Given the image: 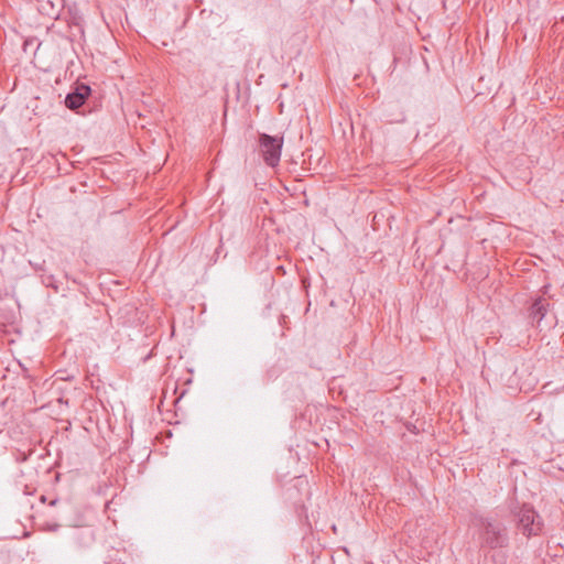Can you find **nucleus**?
<instances>
[{
    "mask_svg": "<svg viewBox=\"0 0 564 564\" xmlns=\"http://www.w3.org/2000/svg\"><path fill=\"white\" fill-rule=\"evenodd\" d=\"M475 525L478 528L481 546L494 550L508 545V532L501 522L491 518H478Z\"/></svg>",
    "mask_w": 564,
    "mask_h": 564,
    "instance_id": "nucleus-1",
    "label": "nucleus"
},
{
    "mask_svg": "<svg viewBox=\"0 0 564 564\" xmlns=\"http://www.w3.org/2000/svg\"><path fill=\"white\" fill-rule=\"evenodd\" d=\"M516 517L518 529L524 536H536L541 534L543 521L532 506L524 505L520 507Z\"/></svg>",
    "mask_w": 564,
    "mask_h": 564,
    "instance_id": "nucleus-2",
    "label": "nucleus"
},
{
    "mask_svg": "<svg viewBox=\"0 0 564 564\" xmlns=\"http://www.w3.org/2000/svg\"><path fill=\"white\" fill-rule=\"evenodd\" d=\"M283 139L278 137H271L269 134H261L260 148L263 160L267 165L274 167L281 160Z\"/></svg>",
    "mask_w": 564,
    "mask_h": 564,
    "instance_id": "nucleus-3",
    "label": "nucleus"
},
{
    "mask_svg": "<svg viewBox=\"0 0 564 564\" xmlns=\"http://www.w3.org/2000/svg\"><path fill=\"white\" fill-rule=\"evenodd\" d=\"M89 94H90L89 86L85 85V84H80V85L76 86L75 90H73L70 94L67 95L66 100H64V104H66L67 108L75 110L85 104Z\"/></svg>",
    "mask_w": 564,
    "mask_h": 564,
    "instance_id": "nucleus-4",
    "label": "nucleus"
},
{
    "mask_svg": "<svg viewBox=\"0 0 564 564\" xmlns=\"http://www.w3.org/2000/svg\"><path fill=\"white\" fill-rule=\"evenodd\" d=\"M547 307H550V304L546 302L545 299L541 297L534 301L531 308V316L536 321L538 324H540L543 321Z\"/></svg>",
    "mask_w": 564,
    "mask_h": 564,
    "instance_id": "nucleus-5",
    "label": "nucleus"
},
{
    "mask_svg": "<svg viewBox=\"0 0 564 564\" xmlns=\"http://www.w3.org/2000/svg\"><path fill=\"white\" fill-rule=\"evenodd\" d=\"M90 540L91 538L89 533L77 532L75 535H73V541H75L78 546L87 545Z\"/></svg>",
    "mask_w": 564,
    "mask_h": 564,
    "instance_id": "nucleus-6",
    "label": "nucleus"
},
{
    "mask_svg": "<svg viewBox=\"0 0 564 564\" xmlns=\"http://www.w3.org/2000/svg\"><path fill=\"white\" fill-rule=\"evenodd\" d=\"M546 292H550V289L546 285H544L543 286V293L546 294Z\"/></svg>",
    "mask_w": 564,
    "mask_h": 564,
    "instance_id": "nucleus-7",
    "label": "nucleus"
},
{
    "mask_svg": "<svg viewBox=\"0 0 564 564\" xmlns=\"http://www.w3.org/2000/svg\"><path fill=\"white\" fill-rule=\"evenodd\" d=\"M57 528H58V525H54V527L50 528V530L55 531Z\"/></svg>",
    "mask_w": 564,
    "mask_h": 564,
    "instance_id": "nucleus-8",
    "label": "nucleus"
}]
</instances>
